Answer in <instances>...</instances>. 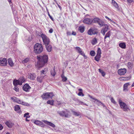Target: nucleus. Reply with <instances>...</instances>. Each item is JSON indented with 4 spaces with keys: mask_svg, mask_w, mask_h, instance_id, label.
<instances>
[{
    "mask_svg": "<svg viewBox=\"0 0 134 134\" xmlns=\"http://www.w3.org/2000/svg\"><path fill=\"white\" fill-rule=\"evenodd\" d=\"M37 67L39 68L43 67L48 60V56L46 55L37 56Z\"/></svg>",
    "mask_w": 134,
    "mask_h": 134,
    "instance_id": "nucleus-1",
    "label": "nucleus"
},
{
    "mask_svg": "<svg viewBox=\"0 0 134 134\" xmlns=\"http://www.w3.org/2000/svg\"><path fill=\"white\" fill-rule=\"evenodd\" d=\"M34 52L36 54H39L43 51L42 45L40 43H36L34 47Z\"/></svg>",
    "mask_w": 134,
    "mask_h": 134,
    "instance_id": "nucleus-2",
    "label": "nucleus"
},
{
    "mask_svg": "<svg viewBox=\"0 0 134 134\" xmlns=\"http://www.w3.org/2000/svg\"><path fill=\"white\" fill-rule=\"evenodd\" d=\"M26 80V79L24 77H20L18 80L14 79L13 81V84L15 85H21L22 83L25 81Z\"/></svg>",
    "mask_w": 134,
    "mask_h": 134,
    "instance_id": "nucleus-3",
    "label": "nucleus"
},
{
    "mask_svg": "<svg viewBox=\"0 0 134 134\" xmlns=\"http://www.w3.org/2000/svg\"><path fill=\"white\" fill-rule=\"evenodd\" d=\"M54 95L53 92H48L44 93L42 95L41 97L43 99H48L49 98H52L54 96Z\"/></svg>",
    "mask_w": 134,
    "mask_h": 134,
    "instance_id": "nucleus-4",
    "label": "nucleus"
},
{
    "mask_svg": "<svg viewBox=\"0 0 134 134\" xmlns=\"http://www.w3.org/2000/svg\"><path fill=\"white\" fill-rule=\"evenodd\" d=\"M42 38L43 42L45 45H48L50 42V40L49 38L44 34H42L40 36Z\"/></svg>",
    "mask_w": 134,
    "mask_h": 134,
    "instance_id": "nucleus-5",
    "label": "nucleus"
},
{
    "mask_svg": "<svg viewBox=\"0 0 134 134\" xmlns=\"http://www.w3.org/2000/svg\"><path fill=\"white\" fill-rule=\"evenodd\" d=\"M93 21V19L87 18H84L83 20V22L84 23L88 25L91 24L92 23Z\"/></svg>",
    "mask_w": 134,
    "mask_h": 134,
    "instance_id": "nucleus-6",
    "label": "nucleus"
},
{
    "mask_svg": "<svg viewBox=\"0 0 134 134\" xmlns=\"http://www.w3.org/2000/svg\"><path fill=\"white\" fill-rule=\"evenodd\" d=\"M59 115L62 116H65L66 118H68L70 117L69 114V112L67 111H59L58 112Z\"/></svg>",
    "mask_w": 134,
    "mask_h": 134,
    "instance_id": "nucleus-7",
    "label": "nucleus"
},
{
    "mask_svg": "<svg viewBox=\"0 0 134 134\" xmlns=\"http://www.w3.org/2000/svg\"><path fill=\"white\" fill-rule=\"evenodd\" d=\"M97 33L98 32L96 31V29L93 28L90 29L87 32L88 34L90 35L97 34Z\"/></svg>",
    "mask_w": 134,
    "mask_h": 134,
    "instance_id": "nucleus-8",
    "label": "nucleus"
},
{
    "mask_svg": "<svg viewBox=\"0 0 134 134\" xmlns=\"http://www.w3.org/2000/svg\"><path fill=\"white\" fill-rule=\"evenodd\" d=\"M120 106L121 108H122L124 111H127L128 110H130L127 105L124 103H122V104L120 105Z\"/></svg>",
    "mask_w": 134,
    "mask_h": 134,
    "instance_id": "nucleus-9",
    "label": "nucleus"
},
{
    "mask_svg": "<svg viewBox=\"0 0 134 134\" xmlns=\"http://www.w3.org/2000/svg\"><path fill=\"white\" fill-rule=\"evenodd\" d=\"M31 87L27 83L25 84L23 87V89L26 92H28L30 90Z\"/></svg>",
    "mask_w": 134,
    "mask_h": 134,
    "instance_id": "nucleus-10",
    "label": "nucleus"
},
{
    "mask_svg": "<svg viewBox=\"0 0 134 134\" xmlns=\"http://www.w3.org/2000/svg\"><path fill=\"white\" fill-rule=\"evenodd\" d=\"M126 69L125 68L121 69L118 70V73L120 75H123L126 73Z\"/></svg>",
    "mask_w": 134,
    "mask_h": 134,
    "instance_id": "nucleus-11",
    "label": "nucleus"
},
{
    "mask_svg": "<svg viewBox=\"0 0 134 134\" xmlns=\"http://www.w3.org/2000/svg\"><path fill=\"white\" fill-rule=\"evenodd\" d=\"M7 64V61L6 58L0 59V65L5 66Z\"/></svg>",
    "mask_w": 134,
    "mask_h": 134,
    "instance_id": "nucleus-12",
    "label": "nucleus"
},
{
    "mask_svg": "<svg viewBox=\"0 0 134 134\" xmlns=\"http://www.w3.org/2000/svg\"><path fill=\"white\" fill-rule=\"evenodd\" d=\"M42 121L45 124L50 126L53 128H54L55 127V125L52 123L51 122L45 120H43Z\"/></svg>",
    "mask_w": 134,
    "mask_h": 134,
    "instance_id": "nucleus-13",
    "label": "nucleus"
},
{
    "mask_svg": "<svg viewBox=\"0 0 134 134\" xmlns=\"http://www.w3.org/2000/svg\"><path fill=\"white\" fill-rule=\"evenodd\" d=\"M45 76H43L41 75L40 76H38L37 78V81L40 83L42 82L43 79Z\"/></svg>",
    "mask_w": 134,
    "mask_h": 134,
    "instance_id": "nucleus-14",
    "label": "nucleus"
},
{
    "mask_svg": "<svg viewBox=\"0 0 134 134\" xmlns=\"http://www.w3.org/2000/svg\"><path fill=\"white\" fill-rule=\"evenodd\" d=\"M94 102L97 104L98 105H101L103 106V107H105V105L100 101H99L97 99H95Z\"/></svg>",
    "mask_w": 134,
    "mask_h": 134,
    "instance_id": "nucleus-15",
    "label": "nucleus"
},
{
    "mask_svg": "<svg viewBox=\"0 0 134 134\" xmlns=\"http://www.w3.org/2000/svg\"><path fill=\"white\" fill-rule=\"evenodd\" d=\"M131 78V75H130V76H129L123 77L121 78H120V80L122 81H127L130 80Z\"/></svg>",
    "mask_w": 134,
    "mask_h": 134,
    "instance_id": "nucleus-16",
    "label": "nucleus"
},
{
    "mask_svg": "<svg viewBox=\"0 0 134 134\" xmlns=\"http://www.w3.org/2000/svg\"><path fill=\"white\" fill-rule=\"evenodd\" d=\"M104 27L101 30L105 31L107 32L108 30L109 29V25L107 24H105L104 25Z\"/></svg>",
    "mask_w": 134,
    "mask_h": 134,
    "instance_id": "nucleus-17",
    "label": "nucleus"
},
{
    "mask_svg": "<svg viewBox=\"0 0 134 134\" xmlns=\"http://www.w3.org/2000/svg\"><path fill=\"white\" fill-rule=\"evenodd\" d=\"M5 124L9 127H11L13 125V123H12L10 121H7L5 123Z\"/></svg>",
    "mask_w": 134,
    "mask_h": 134,
    "instance_id": "nucleus-18",
    "label": "nucleus"
},
{
    "mask_svg": "<svg viewBox=\"0 0 134 134\" xmlns=\"http://www.w3.org/2000/svg\"><path fill=\"white\" fill-rule=\"evenodd\" d=\"M100 19L99 18L96 17L93 19V23H97L98 24L100 21Z\"/></svg>",
    "mask_w": 134,
    "mask_h": 134,
    "instance_id": "nucleus-19",
    "label": "nucleus"
},
{
    "mask_svg": "<svg viewBox=\"0 0 134 134\" xmlns=\"http://www.w3.org/2000/svg\"><path fill=\"white\" fill-rule=\"evenodd\" d=\"M11 99L12 100H14L17 103L19 104H21V103L22 101L21 100L15 97H14V98L11 97Z\"/></svg>",
    "mask_w": 134,
    "mask_h": 134,
    "instance_id": "nucleus-20",
    "label": "nucleus"
},
{
    "mask_svg": "<svg viewBox=\"0 0 134 134\" xmlns=\"http://www.w3.org/2000/svg\"><path fill=\"white\" fill-rule=\"evenodd\" d=\"M14 110L19 113L21 112V110H20V108L19 105H16L14 107Z\"/></svg>",
    "mask_w": 134,
    "mask_h": 134,
    "instance_id": "nucleus-21",
    "label": "nucleus"
},
{
    "mask_svg": "<svg viewBox=\"0 0 134 134\" xmlns=\"http://www.w3.org/2000/svg\"><path fill=\"white\" fill-rule=\"evenodd\" d=\"M111 35V32L110 31H109L107 32L105 36L104 37V41H106L105 39L107 38H109L110 36Z\"/></svg>",
    "mask_w": 134,
    "mask_h": 134,
    "instance_id": "nucleus-22",
    "label": "nucleus"
},
{
    "mask_svg": "<svg viewBox=\"0 0 134 134\" xmlns=\"http://www.w3.org/2000/svg\"><path fill=\"white\" fill-rule=\"evenodd\" d=\"M130 85V84L129 83H127L125 84L124 85V91H127L128 86Z\"/></svg>",
    "mask_w": 134,
    "mask_h": 134,
    "instance_id": "nucleus-23",
    "label": "nucleus"
},
{
    "mask_svg": "<svg viewBox=\"0 0 134 134\" xmlns=\"http://www.w3.org/2000/svg\"><path fill=\"white\" fill-rule=\"evenodd\" d=\"M119 46L123 49H125L126 48V44L124 42L120 43L119 44Z\"/></svg>",
    "mask_w": 134,
    "mask_h": 134,
    "instance_id": "nucleus-24",
    "label": "nucleus"
},
{
    "mask_svg": "<svg viewBox=\"0 0 134 134\" xmlns=\"http://www.w3.org/2000/svg\"><path fill=\"white\" fill-rule=\"evenodd\" d=\"M99 21H100L99 22V23L98 24L99 25L100 27L104 26L105 24L104 21L101 19Z\"/></svg>",
    "mask_w": 134,
    "mask_h": 134,
    "instance_id": "nucleus-25",
    "label": "nucleus"
},
{
    "mask_svg": "<svg viewBox=\"0 0 134 134\" xmlns=\"http://www.w3.org/2000/svg\"><path fill=\"white\" fill-rule=\"evenodd\" d=\"M46 49L47 51L50 52L52 49V46L51 45H45Z\"/></svg>",
    "mask_w": 134,
    "mask_h": 134,
    "instance_id": "nucleus-26",
    "label": "nucleus"
},
{
    "mask_svg": "<svg viewBox=\"0 0 134 134\" xmlns=\"http://www.w3.org/2000/svg\"><path fill=\"white\" fill-rule=\"evenodd\" d=\"M36 77L35 74H30L29 76V78L31 80H34Z\"/></svg>",
    "mask_w": 134,
    "mask_h": 134,
    "instance_id": "nucleus-27",
    "label": "nucleus"
},
{
    "mask_svg": "<svg viewBox=\"0 0 134 134\" xmlns=\"http://www.w3.org/2000/svg\"><path fill=\"white\" fill-rule=\"evenodd\" d=\"M8 62L10 66H12L14 65V63L11 59H8Z\"/></svg>",
    "mask_w": 134,
    "mask_h": 134,
    "instance_id": "nucleus-28",
    "label": "nucleus"
},
{
    "mask_svg": "<svg viewBox=\"0 0 134 134\" xmlns=\"http://www.w3.org/2000/svg\"><path fill=\"white\" fill-rule=\"evenodd\" d=\"M61 77L62 79V81H63L65 82L67 80V79L66 77L64 76L63 72V74L61 75Z\"/></svg>",
    "mask_w": 134,
    "mask_h": 134,
    "instance_id": "nucleus-29",
    "label": "nucleus"
},
{
    "mask_svg": "<svg viewBox=\"0 0 134 134\" xmlns=\"http://www.w3.org/2000/svg\"><path fill=\"white\" fill-rule=\"evenodd\" d=\"M97 42V40L96 38H94L92 40L91 43L92 45L95 44Z\"/></svg>",
    "mask_w": 134,
    "mask_h": 134,
    "instance_id": "nucleus-30",
    "label": "nucleus"
},
{
    "mask_svg": "<svg viewBox=\"0 0 134 134\" xmlns=\"http://www.w3.org/2000/svg\"><path fill=\"white\" fill-rule=\"evenodd\" d=\"M127 66L129 69H131L133 68V64L132 63L129 62L127 63Z\"/></svg>",
    "mask_w": 134,
    "mask_h": 134,
    "instance_id": "nucleus-31",
    "label": "nucleus"
},
{
    "mask_svg": "<svg viewBox=\"0 0 134 134\" xmlns=\"http://www.w3.org/2000/svg\"><path fill=\"white\" fill-rule=\"evenodd\" d=\"M48 71V70L47 68H44L43 70H42L41 71V75H42V74H46Z\"/></svg>",
    "mask_w": 134,
    "mask_h": 134,
    "instance_id": "nucleus-32",
    "label": "nucleus"
},
{
    "mask_svg": "<svg viewBox=\"0 0 134 134\" xmlns=\"http://www.w3.org/2000/svg\"><path fill=\"white\" fill-rule=\"evenodd\" d=\"M101 57V55H99L97 54L94 57V59L97 62H98L99 61L100 58Z\"/></svg>",
    "mask_w": 134,
    "mask_h": 134,
    "instance_id": "nucleus-33",
    "label": "nucleus"
},
{
    "mask_svg": "<svg viewBox=\"0 0 134 134\" xmlns=\"http://www.w3.org/2000/svg\"><path fill=\"white\" fill-rule=\"evenodd\" d=\"M51 74L53 76H54L55 75V69L54 68H53L51 71Z\"/></svg>",
    "mask_w": 134,
    "mask_h": 134,
    "instance_id": "nucleus-34",
    "label": "nucleus"
},
{
    "mask_svg": "<svg viewBox=\"0 0 134 134\" xmlns=\"http://www.w3.org/2000/svg\"><path fill=\"white\" fill-rule=\"evenodd\" d=\"M71 112L73 114L76 116H78L80 115V113L79 112H76L73 110H71Z\"/></svg>",
    "mask_w": 134,
    "mask_h": 134,
    "instance_id": "nucleus-35",
    "label": "nucleus"
},
{
    "mask_svg": "<svg viewBox=\"0 0 134 134\" xmlns=\"http://www.w3.org/2000/svg\"><path fill=\"white\" fill-rule=\"evenodd\" d=\"M79 30L81 33H83L84 31V27L82 26H80L78 28Z\"/></svg>",
    "mask_w": 134,
    "mask_h": 134,
    "instance_id": "nucleus-36",
    "label": "nucleus"
},
{
    "mask_svg": "<svg viewBox=\"0 0 134 134\" xmlns=\"http://www.w3.org/2000/svg\"><path fill=\"white\" fill-rule=\"evenodd\" d=\"M29 60V59L28 58H26L22 61V62L24 64L28 62Z\"/></svg>",
    "mask_w": 134,
    "mask_h": 134,
    "instance_id": "nucleus-37",
    "label": "nucleus"
},
{
    "mask_svg": "<svg viewBox=\"0 0 134 134\" xmlns=\"http://www.w3.org/2000/svg\"><path fill=\"white\" fill-rule=\"evenodd\" d=\"M99 72L101 73L103 76H104L105 75V72L102 70L99 69H98Z\"/></svg>",
    "mask_w": 134,
    "mask_h": 134,
    "instance_id": "nucleus-38",
    "label": "nucleus"
},
{
    "mask_svg": "<svg viewBox=\"0 0 134 134\" xmlns=\"http://www.w3.org/2000/svg\"><path fill=\"white\" fill-rule=\"evenodd\" d=\"M97 54L101 55V51L100 48H98L97 52Z\"/></svg>",
    "mask_w": 134,
    "mask_h": 134,
    "instance_id": "nucleus-39",
    "label": "nucleus"
},
{
    "mask_svg": "<svg viewBox=\"0 0 134 134\" xmlns=\"http://www.w3.org/2000/svg\"><path fill=\"white\" fill-rule=\"evenodd\" d=\"M80 54L83 56L85 59H86L87 58V57L85 55V54L82 51L80 52L79 53Z\"/></svg>",
    "mask_w": 134,
    "mask_h": 134,
    "instance_id": "nucleus-40",
    "label": "nucleus"
},
{
    "mask_svg": "<svg viewBox=\"0 0 134 134\" xmlns=\"http://www.w3.org/2000/svg\"><path fill=\"white\" fill-rule=\"evenodd\" d=\"M54 102V101L53 100H49L47 101V104H50L51 105H53V104Z\"/></svg>",
    "mask_w": 134,
    "mask_h": 134,
    "instance_id": "nucleus-41",
    "label": "nucleus"
},
{
    "mask_svg": "<svg viewBox=\"0 0 134 134\" xmlns=\"http://www.w3.org/2000/svg\"><path fill=\"white\" fill-rule=\"evenodd\" d=\"M29 113H25L24 115V117H26V118H29L30 117V116L29 115Z\"/></svg>",
    "mask_w": 134,
    "mask_h": 134,
    "instance_id": "nucleus-42",
    "label": "nucleus"
},
{
    "mask_svg": "<svg viewBox=\"0 0 134 134\" xmlns=\"http://www.w3.org/2000/svg\"><path fill=\"white\" fill-rule=\"evenodd\" d=\"M90 55L92 56H94L95 54V53L94 51H92L90 52Z\"/></svg>",
    "mask_w": 134,
    "mask_h": 134,
    "instance_id": "nucleus-43",
    "label": "nucleus"
},
{
    "mask_svg": "<svg viewBox=\"0 0 134 134\" xmlns=\"http://www.w3.org/2000/svg\"><path fill=\"white\" fill-rule=\"evenodd\" d=\"M75 49L79 53L82 51L81 48L79 47H75Z\"/></svg>",
    "mask_w": 134,
    "mask_h": 134,
    "instance_id": "nucleus-44",
    "label": "nucleus"
},
{
    "mask_svg": "<svg viewBox=\"0 0 134 134\" xmlns=\"http://www.w3.org/2000/svg\"><path fill=\"white\" fill-rule=\"evenodd\" d=\"M14 87V90L16 92H18L19 91V88L17 87V85H15Z\"/></svg>",
    "mask_w": 134,
    "mask_h": 134,
    "instance_id": "nucleus-45",
    "label": "nucleus"
},
{
    "mask_svg": "<svg viewBox=\"0 0 134 134\" xmlns=\"http://www.w3.org/2000/svg\"><path fill=\"white\" fill-rule=\"evenodd\" d=\"M21 104H23L24 105H26L27 106H28L29 105V104L28 103L26 102H24L23 101L21 102Z\"/></svg>",
    "mask_w": 134,
    "mask_h": 134,
    "instance_id": "nucleus-46",
    "label": "nucleus"
},
{
    "mask_svg": "<svg viewBox=\"0 0 134 134\" xmlns=\"http://www.w3.org/2000/svg\"><path fill=\"white\" fill-rule=\"evenodd\" d=\"M111 101V102L113 104H116V102L114 100V99H113V98L112 97L110 99Z\"/></svg>",
    "mask_w": 134,
    "mask_h": 134,
    "instance_id": "nucleus-47",
    "label": "nucleus"
},
{
    "mask_svg": "<svg viewBox=\"0 0 134 134\" xmlns=\"http://www.w3.org/2000/svg\"><path fill=\"white\" fill-rule=\"evenodd\" d=\"M39 126H41V127H43L45 125L43 122L40 121Z\"/></svg>",
    "mask_w": 134,
    "mask_h": 134,
    "instance_id": "nucleus-48",
    "label": "nucleus"
},
{
    "mask_svg": "<svg viewBox=\"0 0 134 134\" xmlns=\"http://www.w3.org/2000/svg\"><path fill=\"white\" fill-rule=\"evenodd\" d=\"M78 95L79 96H83L84 94H83L82 92H80L78 93Z\"/></svg>",
    "mask_w": 134,
    "mask_h": 134,
    "instance_id": "nucleus-49",
    "label": "nucleus"
},
{
    "mask_svg": "<svg viewBox=\"0 0 134 134\" xmlns=\"http://www.w3.org/2000/svg\"><path fill=\"white\" fill-rule=\"evenodd\" d=\"M40 121L38 120L35 121H34V123L35 124L38 125L39 126Z\"/></svg>",
    "mask_w": 134,
    "mask_h": 134,
    "instance_id": "nucleus-50",
    "label": "nucleus"
},
{
    "mask_svg": "<svg viewBox=\"0 0 134 134\" xmlns=\"http://www.w3.org/2000/svg\"><path fill=\"white\" fill-rule=\"evenodd\" d=\"M113 5L116 8H118L119 7V6L116 3H115Z\"/></svg>",
    "mask_w": 134,
    "mask_h": 134,
    "instance_id": "nucleus-51",
    "label": "nucleus"
},
{
    "mask_svg": "<svg viewBox=\"0 0 134 134\" xmlns=\"http://www.w3.org/2000/svg\"><path fill=\"white\" fill-rule=\"evenodd\" d=\"M32 37L30 36L28 37V38L27 39V40L29 41H30L32 40Z\"/></svg>",
    "mask_w": 134,
    "mask_h": 134,
    "instance_id": "nucleus-52",
    "label": "nucleus"
},
{
    "mask_svg": "<svg viewBox=\"0 0 134 134\" xmlns=\"http://www.w3.org/2000/svg\"><path fill=\"white\" fill-rule=\"evenodd\" d=\"M105 18L106 19H108L111 22H112L113 21L111 20L107 16H105Z\"/></svg>",
    "mask_w": 134,
    "mask_h": 134,
    "instance_id": "nucleus-53",
    "label": "nucleus"
},
{
    "mask_svg": "<svg viewBox=\"0 0 134 134\" xmlns=\"http://www.w3.org/2000/svg\"><path fill=\"white\" fill-rule=\"evenodd\" d=\"M119 103L120 105H121L122 104V103H124L122 102L121 100V99H119Z\"/></svg>",
    "mask_w": 134,
    "mask_h": 134,
    "instance_id": "nucleus-54",
    "label": "nucleus"
},
{
    "mask_svg": "<svg viewBox=\"0 0 134 134\" xmlns=\"http://www.w3.org/2000/svg\"><path fill=\"white\" fill-rule=\"evenodd\" d=\"M106 32L101 30V32L102 34L104 36L105 35V33Z\"/></svg>",
    "mask_w": 134,
    "mask_h": 134,
    "instance_id": "nucleus-55",
    "label": "nucleus"
},
{
    "mask_svg": "<svg viewBox=\"0 0 134 134\" xmlns=\"http://www.w3.org/2000/svg\"><path fill=\"white\" fill-rule=\"evenodd\" d=\"M55 1L56 2V3H57V5H58V7L60 9V10H61L62 9V7H61L60 6V5H59L58 3H57V1L55 0Z\"/></svg>",
    "mask_w": 134,
    "mask_h": 134,
    "instance_id": "nucleus-56",
    "label": "nucleus"
},
{
    "mask_svg": "<svg viewBox=\"0 0 134 134\" xmlns=\"http://www.w3.org/2000/svg\"><path fill=\"white\" fill-rule=\"evenodd\" d=\"M67 34L68 35H72L71 32L70 31L67 32Z\"/></svg>",
    "mask_w": 134,
    "mask_h": 134,
    "instance_id": "nucleus-57",
    "label": "nucleus"
},
{
    "mask_svg": "<svg viewBox=\"0 0 134 134\" xmlns=\"http://www.w3.org/2000/svg\"><path fill=\"white\" fill-rule=\"evenodd\" d=\"M53 32V30L52 29V28L50 29L49 30V32L50 33H52Z\"/></svg>",
    "mask_w": 134,
    "mask_h": 134,
    "instance_id": "nucleus-58",
    "label": "nucleus"
},
{
    "mask_svg": "<svg viewBox=\"0 0 134 134\" xmlns=\"http://www.w3.org/2000/svg\"><path fill=\"white\" fill-rule=\"evenodd\" d=\"M88 96H89V97L90 98H91V99H93V100H95V98H93V97H92V96H90V95H89V94L88 95Z\"/></svg>",
    "mask_w": 134,
    "mask_h": 134,
    "instance_id": "nucleus-59",
    "label": "nucleus"
},
{
    "mask_svg": "<svg viewBox=\"0 0 134 134\" xmlns=\"http://www.w3.org/2000/svg\"><path fill=\"white\" fill-rule=\"evenodd\" d=\"M127 0V2L130 3H132L133 1V0Z\"/></svg>",
    "mask_w": 134,
    "mask_h": 134,
    "instance_id": "nucleus-60",
    "label": "nucleus"
},
{
    "mask_svg": "<svg viewBox=\"0 0 134 134\" xmlns=\"http://www.w3.org/2000/svg\"><path fill=\"white\" fill-rule=\"evenodd\" d=\"M71 34L73 35H75L76 34V33L75 32L73 31Z\"/></svg>",
    "mask_w": 134,
    "mask_h": 134,
    "instance_id": "nucleus-61",
    "label": "nucleus"
},
{
    "mask_svg": "<svg viewBox=\"0 0 134 134\" xmlns=\"http://www.w3.org/2000/svg\"><path fill=\"white\" fill-rule=\"evenodd\" d=\"M112 4H115V3H116V2H115V1H114V0H112Z\"/></svg>",
    "mask_w": 134,
    "mask_h": 134,
    "instance_id": "nucleus-62",
    "label": "nucleus"
},
{
    "mask_svg": "<svg viewBox=\"0 0 134 134\" xmlns=\"http://www.w3.org/2000/svg\"><path fill=\"white\" fill-rule=\"evenodd\" d=\"M48 15L49 17V18L51 19L52 20H53V18H52V17L49 14V13H48Z\"/></svg>",
    "mask_w": 134,
    "mask_h": 134,
    "instance_id": "nucleus-63",
    "label": "nucleus"
},
{
    "mask_svg": "<svg viewBox=\"0 0 134 134\" xmlns=\"http://www.w3.org/2000/svg\"><path fill=\"white\" fill-rule=\"evenodd\" d=\"M3 128V127L0 124V130H1Z\"/></svg>",
    "mask_w": 134,
    "mask_h": 134,
    "instance_id": "nucleus-64",
    "label": "nucleus"
}]
</instances>
